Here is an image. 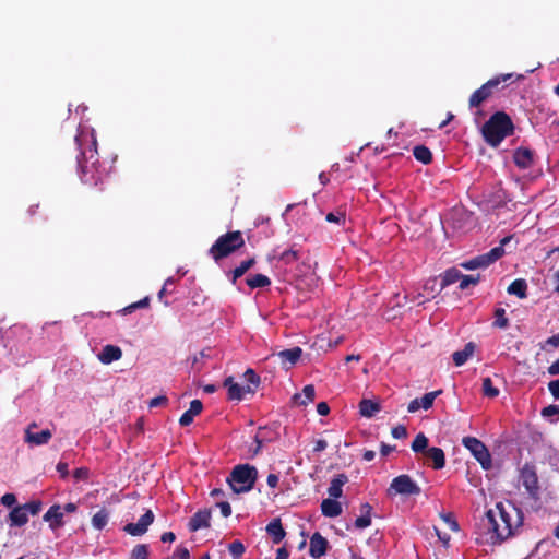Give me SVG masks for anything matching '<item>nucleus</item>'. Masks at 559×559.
<instances>
[{
  "instance_id": "1",
  "label": "nucleus",
  "mask_w": 559,
  "mask_h": 559,
  "mask_svg": "<svg viewBox=\"0 0 559 559\" xmlns=\"http://www.w3.org/2000/svg\"><path fill=\"white\" fill-rule=\"evenodd\" d=\"M523 524L521 510L512 504L497 503L481 518L480 526L488 536L487 542L498 545L516 534Z\"/></svg>"
},
{
  "instance_id": "2",
  "label": "nucleus",
  "mask_w": 559,
  "mask_h": 559,
  "mask_svg": "<svg viewBox=\"0 0 559 559\" xmlns=\"http://www.w3.org/2000/svg\"><path fill=\"white\" fill-rule=\"evenodd\" d=\"M75 144L80 150L78 156L79 176L82 183L96 187L107 176L106 167L99 162L96 139L93 132L80 131L75 135Z\"/></svg>"
},
{
  "instance_id": "3",
  "label": "nucleus",
  "mask_w": 559,
  "mask_h": 559,
  "mask_svg": "<svg viewBox=\"0 0 559 559\" xmlns=\"http://www.w3.org/2000/svg\"><path fill=\"white\" fill-rule=\"evenodd\" d=\"M514 133L512 119L504 111L495 112L483 126L481 134L485 142L497 147L507 138Z\"/></svg>"
},
{
  "instance_id": "4",
  "label": "nucleus",
  "mask_w": 559,
  "mask_h": 559,
  "mask_svg": "<svg viewBox=\"0 0 559 559\" xmlns=\"http://www.w3.org/2000/svg\"><path fill=\"white\" fill-rule=\"evenodd\" d=\"M245 246L243 235L240 230L227 231L221 235L209 249V255L218 262Z\"/></svg>"
},
{
  "instance_id": "5",
  "label": "nucleus",
  "mask_w": 559,
  "mask_h": 559,
  "mask_svg": "<svg viewBox=\"0 0 559 559\" xmlns=\"http://www.w3.org/2000/svg\"><path fill=\"white\" fill-rule=\"evenodd\" d=\"M258 469L249 464H240L233 468L231 473L227 477L234 493H243L250 491L257 481Z\"/></svg>"
},
{
  "instance_id": "6",
  "label": "nucleus",
  "mask_w": 559,
  "mask_h": 559,
  "mask_svg": "<svg viewBox=\"0 0 559 559\" xmlns=\"http://www.w3.org/2000/svg\"><path fill=\"white\" fill-rule=\"evenodd\" d=\"M513 76L512 73L501 74L490 79L486 83H484L479 88H477L469 97L468 105L471 108L479 107L484 102L489 99L493 94V91L498 88V86L506 82L507 80Z\"/></svg>"
},
{
  "instance_id": "7",
  "label": "nucleus",
  "mask_w": 559,
  "mask_h": 559,
  "mask_svg": "<svg viewBox=\"0 0 559 559\" xmlns=\"http://www.w3.org/2000/svg\"><path fill=\"white\" fill-rule=\"evenodd\" d=\"M462 443L471 451L484 469H489L491 467V454L480 440L475 437H464Z\"/></svg>"
},
{
  "instance_id": "8",
  "label": "nucleus",
  "mask_w": 559,
  "mask_h": 559,
  "mask_svg": "<svg viewBox=\"0 0 559 559\" xmlns=\"http://www.w3.org/2000/svg\"><path fill=\"white\" fill-rule=\"evenodd\" d=\"M421 492L420 487L411 478L409 475L402 474L392 479L388 489V495L417 496Z\"/></svg>"
},
{
  "instance_id": "9",
  "label": "nucleus",
  "mask_w": 559,
  "mask_h": 559,
  "mask_svg": "<svg viewBox=\"0 0 559 559\" xmlns=\"http://www.w3.org/2000/svg\"><path fill=\"white\" fill-rule=\"evenodd\" d=\"M154 522V513L151 510H147L136 523H128L124 525L123 531L131 536H142L144 535L148 526Z\"/></svg>"
},
{
  "instance_id": "10",
  "label": "nucleus",
  "mask_w": 559,
  "mask_h": 559,
  "mask_svg": "<svg viewBox=\"0 0 559 559\" xmlns=\"http://www.w3.org/2000/svg\"><path fill=\"white\" fill-rule=\"evenodd\" d=\"M521 481L532 498L538 496V477L533 466L525 465L521 471Z\"/></svg>"
},
{
  "instance_id": "11",
  "label": "nucleus",
  "mask_w": 559,
  "mask_h": 559,
  "mask_svg": "<svg viewBox=\"0 0 559 559\" xmlns=\"http://www.w3.org/2000/svg\"><path fill=\"white\" fill-rule=\"evenodd\" d=\"M511 240L510 236L504 237L498 247L492 248L487 253L476 257L479 269H484L499 260L504 254L503 246Z\"/></svg>"
},
{
  "instance_id": "12",
  "label": "nucleus",
  "mask_w": 559,
  "mask_h": 559,
  "mask_svg": "<svg viewBox=\"0 0 559 559\" xmlns=\"http://www.w3.org/2000/svg\"><path fill=\"white\" fill-rule=\"evenodd\" d=\"M211 510L203 509L197 511L188 522V530L190 532H197L202 528H209L211 525Z\"/></svg>"
},
{
  "instance_id": "13",
  "label": "nucleus",
  "mask_w": 559,
  "mask_h": 559,
  "mask_svg": "<svg viewBox=\"0 0 559 559\" xmlns=\"http://www.w3.org/2000/svg\"><path fill=\"white\" fill-rule=\"evenodd\" d=\"M441 393H442L441 390L432 391V392L424 394L420 399L412 400L407 406V411L409 413H415V412L419 411L420 408H424L426 411L431 408L436 397L439 396Z\"/></svg>"
},
{
  "instance_id": "14",
  "label": "nucleus",
  "mask_w": 559,
  "mask_h": 559,
  "mask_svg": "<svg viewBox=\"0 0 559 559\" xmlns=\"http://www.w3.org/2000/svg\"><path fill=\"white\" fill-rule=\"evenodd\" d=\"M302 349L298 346L284 349L278 352L277 354H273L280 359V362L283 368L289 369L292 368L301 357Z\"/></svg>"
},
{
  "instance_id": "15",
  "label": "nucleus",
  "mask_w": 559,
  "mask_h": 559,
  "mask_svg": "<svg viewBox=\"0 0 559 559\" xmlns=\"http://www.w3.org/2000/svg\"><path fill=\"white\" fill-rule=\"evenodd\" d=\"M37 425L35 423L31 424L25 430V442L32 443L35 445L47 444L52 437V433L49 429H44L40 432H33L32 429L36 428Z\"/></svg>"
},
{
  "instance_id": "16",
  "label": "nucleus",
  "mask_w": 559,
  "mask_h": 559,
  "mask_svg": "<svg viewBox=\"0 0 559 559\" xmlns=\"http://www.w3.org/2000/svg\"><path fill=\"white\" fill-rule=\"evenodd\" d=\"M43 520L49 523V527L56 531L64 525L63 511L60 504L51 506L44 514Z\"/></svg>"
},
{
  "instance_id": "17",
  "label": "nucleus",
  "mask_w": 559,
  "mask_h": 559,
  "mask_svg": "<svg viewBox=\"0 0 559 559\" xmlns=\"http://www.w3.org/2000/svg\"><path fill=\"white\" fill-rule=\"evenodd\" d=\"M329 543L319 532L313 533L310 538L309 554L312 558H321L326 554Z\"/></svg>"
},
{
  "instance_id": "18",
  "label": "nucleus",
  "mask_w": 559,
  "mask_h": 559,
  "mask_svg": "<svg viewBox=\"0 0 559 559\" xmlns=\"http://www.w3.org/2000/svg\"><path fill=\"white\" fill-rule=\"evenodd\" d=\"M97 357L102 364L109 365L122 357V350L116 345H105Z\"/></svg>"
},
{
  "instance_id": "19",
  "label": "nucleus",
  "mask_w": 559,
  "mask_h": 559,
  "mask_svg": "<svg viewBox=\"0 0 559 559\" xmlns=\"http://www.w3.org/2000/svg\"><path fill=\"white\" fill-rule=\"evenodd\" d=\"M533 156H534V154H533L532 150H530L527 147H518L514 151L513 160L518 167H520L522 169H526L532 166Z\"/></svg>"
},
{
  "instance_id": "20",
  "label": "nucleus",
  "mask_w": 559,
  "mask_h": 559,
  "mask_svg": "<svg viewBox=\"0 0 559 559\" xmlns=\"http://www.w3.org/2000/svg\"><path fill=\"white\" fill-rule=\"evenodd\" d=\"M255 258H249L240 262L238 266L227 273V276L233 285L237 283V281L243 276L251 267L255 265Z\"/></svg>"
},
{
  "instance_id": "21",
  "label": "nucleus",
  "mask_w": 559,
  "mask_h": 559,
  "mask_svg": "<svg viewBox=\"0 0 559 559\" xmlns=\"http://www.w3.org/2000/svg\"><path fill=\"white\" fill-rule=\"evenodd\" d=\"M203 404L200 400L191 401L189 409L186 411L179 418L180 426L186 427L192 424L194 417L201 414Z\"/></svg>"
},
{
  "instance_id": "22",
  "label": "nucleus",
  "mask_w": 559,
  "mask_h": 559,
  "mask_svg": "<svg viewBox=\"0 0 559 559\" xmlns=\"http://www.w3.org/2000/svg\"><path fill=\"white\" fill-rule=\"evenodd\" d=\"M425 456L431 461L433 469H441L445 465V454L441 448L432 447L425 451Z\"/></svg>"
},
{
  "instance_id": "23",
  "label": "nucleus",
  "mask_w": 559,
  "mask_h": 559,
  "mask_svg": "<svg viewBox=\"0 0 559 559\" xmlns=\"http://www.w3.org/2000/svg\"><path fill=\"white\" fill-rule=\"evenodd\" d=\"M265 530L274 544H280L285 538L286 532L280 518L272 520Z\"/></svg>"
},
{
  "instance_id": "24",
  "label": "nucleus",
  "mask_w": 559,
  "mask_h": 559,
  "mask_svg": "<svg viewBox=\"0 0 559 559\" xmlns=\"http://www.w3.org/2000/svg\"><path fill=\"white\" fill-rule=\"evenodd\" d=\"M476 345L473 342L465 344L462 350L453 353L452 358L456 367L463 366L474 354Z\"/></svg>"
},
{
  "instance_id": "25",
  "label": "nucleus",
  "mask_w": 559,
  "mask_h": 559,
  "mask_svg": "<svg viewBox=\"0 0 559 559\" xmlns=\"http://www.w3.org/2000/svg\"><path fill=\"white\" fill-rule=\"evenodd\" d=\"M321 512L324 516L336 518L342 513V506L336 499L328 498L321 502Z\"/></svg>"
},
{
  "instance_id": "26",
  "label": "nucleus",
  "mask_w": 559,
  "mask_h": 559,
  "mask_svg": "<svg viewBox=\"0 0 559 559\" xmlns=\"http://www.w3.org/2000/svg\"><path fill=\"white\" fill-rule=\"evenodd\" d=\"M348 481V478L345 474H338L335 476L330 484L328 489L329 496L331 498L337 499L343 495V486Z\"/></svg>"
},
{
  "instance_id": "27",
  "label": "nucleus",
  "mask_w": 559,
  "mask_h": 559,
  "mask_svg": "<svg viewBox=\"0 0 559 559\" xmlns=\"http://www.w3.org/2000/svg\"><path fill=\"white\" fill-rule=\"evenodd\" d=\"M9 520L11 526H23L28 522V515L21 504L12 508Z\"/></svg>"
},
{
  "instance_id": "28",
  "label": "nucleus",
  "mask_w": 559,
  "mask_h": 559,
  "mask_svg": "<svg viewBox=\"0 0 559 559\" xmlns=\"http://www.w3.org/2000/svg\"><path fill=\"white\" fill-rule=\"evenodd\" d=\"M316 397V390L313 384H307L302 389V393H296L293 396V401L296 405L306 406L308 403L313 402Z\"/></svg>"
},
{
  "instance_id": "29",
  "label": "nucleus",
  "mask_w": 559,
  "mask_h": 559,
  "mask_svg": "<svg viewBox=\"0 0 559 559\" xmlns=\"http://www.w3.org/2000/svg\"><path fill=\"white\" fill-rule=\"evenodd\" d=\"M508 294L514 295L520 299L527 296V283L523 278L514 280L507 288Z\"/></svg>"
},
{
  "instance_id": "30",
  "label": "nucleus",
  "mask_w": 559,
  "mask_h": 559,
  "mask_svg": "<svg viewBox=\"0 0 559 559\" xmlns=\"http://www.w3.org/2000/svg\"><path fill=\"white\" fill-rule=\"evenodd\" d=\"M380 408V404L372 400L364 399L359 402V413L361 416L367 418L374 416Z\"/></svg>"
},
{
  "instance_id": "31",
  "label": "nucleus",
  "mask_w": 559,
  "mask_h": 559,
  "mask_svg": "<svg viewBox=\"0 0 559 559\" xmlns=\"http://www.w3.org/2000/svg\"><path fill=\"white\" fill-rule=\"evenodd\" d=\"M461 277L462 273L457 269L451 267L447 270L441 276L440 289H443L447 286L456 283L457 281L461 282Z\"/></svg>"
},
{
  "instance_id": "32",
  "label": "nucleus",
  "mask_w": 559,
  "mask_h": 559,
  "mask_svg": "<svg viewBox=\"0 0 559 559\" xmlns=\"http://www.w3.org/2000/svg\"><path fill=\"white\" fill-rule=\"evenodd\" d=\"M224 386L228 389V399L229 400H242V389L241 385L234 382L233 377H228L224 381Z\"/></svg>"
},
{
  "instance_id": "33",
  "label": "nucleus",
  "mask_w": 559,
  "mask_h": 559,
  "mask_svg": "<svg viewBox=\"0 0 559 559\" xmlns=\"http://www.w3.org/2000/svg\"><path fill=\"white\" fill-rule=\"evenodd\" d=\"M247 285L251 288H263L271 285V280L264 274H254L247 277Z\"/></svg>"
},
{
  "instance_id": "34",
  "label": "nucleus",
  "mask_w": 559,
  "mask_h": 559,
  "mask_svg": "<svg viewBox=\"0 0 559 559\" xmlns=\"http://www.w3.org/2000/svg\"><path fill=\"white\" fill-rule=\"evenodd\" d=\"M413 155L418 162H420L425 165L430 164L432 160L431 151L425 145L415 146L413 148Z\"/></svg>"
},
{
  "instance_id": "35",
  "label": "nucleus",
  "mask_w": 559,
  "mask_h": 559,
  "mask_svg": "<svg viewBox=\"0 0 559 559\" xmlns=\"http://www.w3.org/2000/svg\"><path fill=\"white\" fill-rule=\"evenodd\" d=\"M109 520V512L106 508H102L98 512H96L92 518V525L96 530H103Z\"/></svg>"
},
{
  "instance_id": "36",
  "label": "nucleus",
  "mask_w": 559,
  "mask_h": 559,
  "mask_svg": "<svg viewBox=\"0 0 559 559\" xmlns=\"http://www.w3.org/2000/svg\"><path fill=\"white\" fill-rule=\"evenodd\" d=\"M493 316H495V321L492 322L493 328L507 329L509 326V319H508L506 310L503 308H501V307L496 308Z\"/></svg>"
},
{
  "instance_id": "37",
  "label": "nucleus",
  "mask_w": 559,
  "mask_h": 559,
  "mask_svg": "<svg viewBox=\"0 0 559 559\" xmlns=\"http://www.w3.org/2000/svg\"><path fill=\"white\" fill-rule=\"evenodd\" d=\"M428 438L423 432H419L413 440L411 448L415 453L425 454V451L428 449Z\"/></svg>"
},
{
  "instance_id": "38",
  "label": "nucleus",
  "mask_w": 559,
  "mask_h": 559,
  "mask_svg": "<svg viewBox=\"0 0 559 559\" xmlns=\"http://www.w3.org/2000/svg\"><path fill=\"white\" fill-rule=\"evenodd\" d=\"M499 389L493 386L492 381L489 377L483 379V393L485 396L493 399L499 395Z\"/></svg>"
},
{
  "instance_id": "39",
  "label": "nucleus",
  "mask_w": 559,
  "mask_h": 559,
  "mask_svg": "<svg viewBox=\"0 0 559 559\" xmlns=\"http://www.w3.org/2000/svg\"><path fill=\"white\" fill-rule=\"evenodd\" d=\"M148 545L138 544L130 554V559H148Z\"/></svg>"
},
{
  "instance_id": "40",
  "label": "nucleus",
  "mask_w": 559,
  "mask_h": 559,
  "mask_svg": "<svg viewBox=\"0 0 559 559\" xmlns=\"http://www.w3.org/2000/svg\"><path fill=\"white\" fill-rule=\"evenodd\" d=\"M228 550L234 559H240L243 556L246 548L242 542L237 539L228 545Z\"/></svg>"
},
{
  "instance_id": "41",
  "label": "nucleus",
  "mask_w": 559,
  "mask_h": 559,
  "mask_svg": "<svg viewBox=\"0 0 559 559\" xmlns=\"http://www.w3.org/2000/svg\"><path fill=\"white\" fill-rule=\"evenodd\" d=\"M326 222L334 223L337 225H345L346 214L342 210H337L335 212H330L325 216Z\"/></svg>"
},
{
  "instance_id": "42",
  "label": "nucleus",
  "mask_w": 559,
  "mask_h": 559,
  "mask_svg": "<svg viewBox=\"0 0 559 559\" xmlns=\"http://www.w3.org/2000/svg\"><path fill=\"white\" fill-rule=\"evenodd\" d=\"M150 301H151L150 297L146 296V297L142 298L141 300L124 307L122 309V312L124 314H127V313L133 312L135 309L147 308L150 306Z\"/></svg>"
},
{
  "instance_id": "43",
  "label": "nucleus",
  "mask_w": 559,
  "mask_h": 559,
  "mask_svg": "<svg viewBox=\"0 0 559 559\" xmlns=\"http://www.w3.org/2000/svg\"><path fill=\"white\" fill-rule=\"evenodd\" d=\"M298 259H299V251L294 250V249H288L280 255V260L282 262H284L285 264H293L296 261H298Z\"/></svg>"
},
{
  "instance_id": "44",
  "label": "nucleus",
  "mask_w": 559,
  "mask_h": 559,
  "mask_svg": "<svg viewBox=\"0 0 559 559\" xmlns=\"http://www.w3.org/2000/svg\"><path fill=\"white\" fill-rule=\"evenodd\" d=\"M480 280V276L479 275H463L462 274V277H461V282H460V285H459V288L461 290H464L466 289L469 285H476L478 284Z\"/></svg>"
},
{
  "instance_id": "45",
  "label": "nucleus",
  "mask_w": 559,
  "mask_h": 559,
  "mask_svg": "<svg viewBox=\"0 0 559 559\" xmlns=\"http://www.w3.org/2000/svg\"><path fill=\"white\" fill-rule=\"evenodd\" d=\"M22 507H24V510L26 511L27 515H36L40 512L43 504L41 501L39 500H32L27 503L22 504Z\"/></svg>"
},
{
  "instance_id": "46",
  "label": "nucleus",
  "mask_w": 559,
  "mask_h": 559,
  "mask_svg": "<svg viewBox=\"0 0 559 559\" xmlns=\"http://www.w3.org/2000/svg\"><path fill=\"white\" fill-rule=\"evenodd\" d=\"M245 380L247 381V384H250L252 388L258 389L260 384V377L255 373L253 369H247L245 374Z\"/></svg>"
},
{
  "instance_id": "47",
  "label": "nucleus",
  "mask_w": 559,
  "mask_h": 559,
  "mask_svg": "<svg viewBox=\"0 0 559 559\" xmlns=\"http://www.w3.org/2000/svg\"><path fill=\"white\" fill-rule=\"evenodd\" d=\"M440 516L451 531L457 532L460 530L459 523L452 513H441Z\"/></svg>"
},
{
  "instance_id": "48",
  "label": "nucleus",
  "mask_w": 559,
  "mask_h": 559,
  "mask_svg": "<svg viewBox=\"0 0 559 559\" xmlns=\"http://www.w3.org/2000/svg\"><path fill=\"white\" fill-rule=\"evenodd\" d=\"M264 430H265V428L260 427L258 430V433L254 436L255 447L250 449V451L252 452V455H258L262 449V444L265 440L264 437L262 436V432Z\"/></svg>"
},
{
  "instance_id": "49",
  "label": "nucleus",
  "mask_w": 559,
  "mask_h": 559,
  "mask_svg": "<svg viewBox=\"0 0 559 559\" xmlns=\"http://www.w3.org/2000/svg\"><path fill=\"white\" fill-rule=\"evenodd\" d=\"M370 524H371V515H368V514H361L360 516H358L355 520V526L360 530L370 526Z\"/></svg>"
},
{
  "instance_id": "50",
  "label": "nucleus",
  "mask_w": 559,
  "mask_h": 559,
  "mask_svg": "<svg viewBox=\"0 0 559 559\" xmlns=\"http://www.w3.org/2000/svg\"><path fill=\"white\" fill-rule=\"evenodd\" d=\"M391 435L395 439H405L407 437V429L403 425H397L392 428Z\"/></svg>"
},
{
  "instance_id": "51",
  "label": "nucleus",
  "mask_w": 559,
  "mask_h": 559,
  "mask_svg": "<svg viewBox=\"0 0 559 559\" xmlns=\"http://www.w3.org/2000/svg\"><path fill=\"white\" fill-rule=\"evenodd\" d=\"M557 414H559V405L551 404L542 409L543 417H550Z\"/></svg>"
},
{
  "instance_id": "52",
  "label": "nucleus",
  "mask_w": 559,
  "mask_h": 559,
  "mask_svg": "<svg viewBox=\"0 0 559 559\" xmlns=\"http://www.w3.org/2000/svg\"><path fill=\"white\" fill-rule=\"evenodd\" d=\"M168 403V399L166 395H159V396H156L154 399H152L150 402H148V407H157V406H164Z\"/></svg>"
},
{
  "instance_id": "53",
  "label": "nucleus",
  "mask_w": 559,
  "mask_h": 559,
  "mask_svg": "<svg viewBox=\"0 0 559 559\" xmlns=\"http://www.w3.org/2000/svg\"><path fill=\"white\" fill-rule=\"evenodd\" d=\"M1 503L5 507H13L15 503H16V497L14 493H4L2 497H1Z\"/></svg>"
},
{
  "instance_id": "54",
  "label": "nucleus",
  "mask_w": 559,
  "mask_h": 559,
  "mask_svg": "<svg viewBox=\"0 0 559 559\" xmlns=\"http://www.w3.org/2000/svg\"><path fill=\"white\" fill-rule=\"evenodd\" d=\"M174 557H177L179 559H189L190 551L187 547L178 546L176 551L174 552Z\"/></svg>"
},
{
  "instance_id": "55",
  "label": "nucleus",
  "mask_w": 559,
  "mask_h": 559,
  "mask_svg": "<svg viewBox=\"0 0 559 559\" xmlns=\"http://www.w3.org/2000/svg\"><path fill=\"white\" fill-rule=\"evenodd\" d=\"M216 506L219 508L224 518H228L231 514V507L227 501L218 502Z\"/></svg>"
},
{
  "instance_id": "56",
  "label": "nucleus",
  "mask_w": 559,
  "mask_h": 559,
  "mask_svg": "<svg viewBox=\"0 0 559 559\" xmlns=\"http://www.w3.org/2000/svg\"><path fill=\"white\" fill-rule=\"evenodd\" d=\"M548 390L555 399H559V379L550 381Z\"/></svg>"
},
{
  "instance_id": "57",
  "label": "nucleus",
  "mask_w": 559,
  "mask_h": 559,
  "mask_svg": "<svg viewBox=\"0 0 559 559\" xmlns=\"http://www.w3.org/2000/svg\"><path fill=\"white\" fill-rule=\"evenodd\" d=\"M57 472L61 478H67L69 475L68 463L60 461L56 466Z\"/></svg>"
},
{
  "instance_id": "58",
  "label": "nucleus",
  "mask_w": 559,
  "mask_h": 559,
  "mask_svg": "<svg viewBox=\"0 0 559 559\" xmlns=\"http://www.w3.org/2000/svg\"><path fill=\"white\" fill-rule=\"evenodd\" d=\"M73 477L75 479H87L88 477V469L85 467L76 468L73 473Z\"/></svg>"
},
{
  "instance_id": "59",
  "label": "nucleus",
  "mask_w": 559,
  "mask_h": 559,
  "mask_svg": "<svg viewBox=\"0 0 559 559\" xmlns=\"http://www.w3.org/2000/svg\"><path fill=\"white\" fill-rule=\"evenodd\" d=\"M317 412L319 415L321 416H326L329 415L330 413V406L328 405L326 402H320L318 405H317Z\"/></svg>"
},
{
  "instance_id": "60",
  "label": "nucleus",
  "mask_w": 559,
  "mask_h": 559,
  "mask_svg": "<svg viewBox=\"0 0 559 559\" xmlns=\"http://www.w3.org/2000/svg\"><path fill=\"white\" fill-rule=\"evenodd\" d=\"M462 267H464L465 270H476V269H479L478 266V263H477V260H476V257L462 263L461 264Z\"/></svg>"
},
{
  "instance_id": "61",
  "label": "nucleus",
  "mask_w": 559,
  "mask_h": 559,
  "mask_svg": "<svg viewBox=\"0 0 559 559\" xmlns=\"http://www.w3.org/2000/svg\"><path fill=\"white\" fill-rule=\"evenodd\" d=\"M280 478L276 474H269L266 478L267 486L271 488L277 487Z\"/></svg>"
},
{
  "instance_id": "62",
  "label": "nucleus",
  "mask_w": 559,
  "mask_h": 559,
  "mask_svg": "<svg viewBox=\"0 0 559 559\" xmlns=\"http://www.w3.org/2000/svg\"><path fill=\"white\" fill-rule=\"evenodd\" d=\"M545 345H549L551 347H559V333L548 337L545 342Z\"/></svg>"
},
{
  "instance_id": "63",
  "label": "nucleus",
  "mask_w": 559,
  "mask_h": 559,
  "mask_svg": "<svg viewBox=\"0 0 559 559\" xmlns=\"http://www.w3.org/2000/svg\"><path fill=\"white\" fill-rule=\"evenodd\" d=\"M548 372L549 374L551 376H557L559 374V358L557 360H555L549 367H548Z\"/></svg>"
},
{
  "instance_id": "64",
  "label": "nucleus",
  "mask_w": 559,
  "mask_h": 559,
  "mask_svg": "<svg viewBox=\"0 0 559 559\" xmlns=\"http://www.w3.org/2000/svg\"><path fill=\"white\" fill-rule=\"evenodd\" d=\"M288 558H289V552L287 551V549L285 547H281L277 549L275 559H288Z\"/></svg>"
}]
</instances>
